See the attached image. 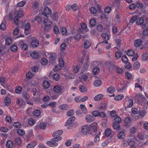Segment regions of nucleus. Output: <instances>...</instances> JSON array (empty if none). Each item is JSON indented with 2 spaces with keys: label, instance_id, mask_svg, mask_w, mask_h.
Returning <instances> with one entry per match:
<instances>
[{
  "label": "nucleus",
  "instance_id": "22",
  "mask_svg": "<svg viewBox=\"0 0 148 148\" xmlns=\"http://www.w3.org/2000/svg\"><path fill=\"white\" fill-rule=\"evenodd\" d=\"M142 41L140 39H137L134 42V46L136 47H138L142 44Z\"/></svg>",
  "mask_w": 148,
  "mask_h": 148
},
{
  "label": "nucleus",
  "instance_id": "57",
  "mask_svg": "<svg viewBox=\"0 0 148 148\" xmlns=\"http://www.w3.org/2000/svg\"><path fill=\"white\" fill-rule=\"evenodd\" d=\"M25 3L26 1H23L18 3L17 5L18 7H22L23 6Z\"/></svg>",
  "mask_w": 148,
  "mask_h": 148
},
{
  "label": "nucleus",
  "instance_id": "28",
  "mask_svg": "<svg viewBox=\"0 0 148 148\" xmlns=\"http://www.w3.org/2000/svg\"><path fill=\"white\" fill-rule=\"evenodd\" d=\"M124 97L123 95L122 94L119 95L115 97L114 99L115 101H119L122 100Z\"/></svg>",
  "mask_w": 148,
  "mask_h": 148
},
{
  "label": "nucleus",
  "instance_id": "55",
  "mask_svg": "<svg viewBox=\"0 0 148 148\" xmlns=\"http://www.w3.org/2000/svg\"><path fill=\"white\" fill-rule=\"evenodd\" d=\"M74 113V111L72 109L69 110L66 113V115L68 116H70L73 115Z\"/></svg>",
  "mask_w": 148,
  "mask_h": 148
},
{
  "label": "nucleus",
  "instance_id": "42",
  "mask_svg": "<svg viewBox=\"0 0 148 148\" xmlns=\"http://www.w3.org/2000/svg\"><path fill=\"white\" fill-rule=\"evenodd\" d=\"M25 102L21 99L18 98L17 99L16 103L18 106H21Z\"/></svg>",
  "mask_w": 148,
  "mask_h": 148
},
{
  "label": "nucleus",
  "instance_id": "40",
  "mask_svg": "<svg viewBox=\"0 0 148 148\" xmlns=\"http://www.w3.org/2000/svg\"><path fill=\"white\" fill-rule=\"evenodd\" d=\"M141 58L143 60V61L147 60H148V52H147L143 54L141 56Z\"/></svg>",
  "mask_w": 148,
  "mask_h": 148
},
{
  "label": "nucleus",
  "instance_id": "1",
  "mask_svg": "<svg viewBox=\"0 0 148 148\" xmlns=\"http://www.w3.org/2000/svg\"><path fill=\"white\" fill-rule=\"evenodd\" d=\"M51 139L50 141H47V144L49 146L51 147H56L58 144L56 142H58L62 139L61 137H56Z\"/></svg>",
  "mask_w": 148,
  "mask_h": 148
},
{
  "label": "nucleus",
  "instance_id": "51",
  "mask_svg": "<svg viewBox=\"0 0 148 148\" xmlns=\"http://www.w3.org/2000/svg\"><path fill=\"white\" fill-rule=\"evenodd\" d=\"M10 49L13 52H16L17 49V47L16 45H12L10 47Z\"/></svg>",
  "mask_w": 148,
  "mask_h": 148
},
{
  "label": "nucleus",
  "instance_id": "37",
  "mask_svg": "<svg viewBox=\"0 0 148 148\" xmlns=\"http://www.w3.org/2000/svg\"><path fill=\"white\" fill-rule=\"evenodd\" d=\"M52 77L53 80L58 81L60 78V76L58 74L56 73L54 74L53 75Z\"/></svg>",
  "mask_w": 148,
  "mask_h": 148
},
{
  "label": "nucleus",
  "instance_id": "62",
  "mask_svg": "<svg viewBox=\"0 0 148 148\" xmlns=\"http://www.w3.org/2000/svg\"><path fill=\"white\" fill-rule=\"evenodd\" d=\"M97 29L99 32H101L103 29V26L101 24H99L97 26Z\"/></svg>",
  "mask_w": 148,
  "mask_h": 148
},
{
  "label": "nucleus",
  "instance_id": "36",
  "mask_svg": "<svg viewBox=\"0 0 148 148\" xmlns=\"http://www.w3.org/2000/svg\"><path fill=\"white\" fill-rule=\"evenodd\" d=\"M59 108L61 110H66L68 108V106L67 104H63L60 105Z\"/></svg>",
  "mask_w": 148,
  "mask_h": 148
},
{
  "label": "nucleus",
  "instance_id": "39",
  "mask_svg": "<svg viewBox=\"0 0 148 148\" xmlns=\"http://www.w3.org/2000/svg\"><path fill=\"white\" fill-rule=\"evenodd\" d=\"M80 108L84 114H86V113L87 110L84 105L81 104L80 106Z\"/></svg>",
  "mask_w": 148,
  "mask_h": 148
},
{
  "label": "nucleus",
  "instance_id": "41",
  "mask_svg": "<svg viewBox=\"0 0 148 148\" xmlns=\"http://www.w3.org/2000/svg\"><path fill=\"white\" fill-rule=\"evenodd\" d=\"M79 89L80 91L82 92H84L87 90L86 88L82 85L80 86L79 87Z\"/></svg>",
  "mask_w": 148,
  "mask_h": 148
},
{
  "label": "nucleus",
  "instance_id": "10",
  "mask_svg": "<svg viewBox=\"0 0 148 148\" xmlns=\"http://www.w3.org/2000/svg\"><path fill=\"white\" fill-rule=\"evenodd\" d=\"M63 131L61 130H58L54 132L52 135L53 137H60V136L62 135L63 134Z\"/></svg>",
  "mask_w": 148,
  "mask_h": 148
},
{
  "label": "nucleus",
  "instance_id": "38",
  "mask_svg": "<svg viewBox=\"0 0 148 148\" xmlns=\"http://www.w3.org/2000/svg\"><path fill=\"white\" fill-rule=\"evenodd\" d=\"M122 61L125 63H127L128 62V59L127 56L124 55L122 57Z\"/></svg>",
  "mask_w": 148,
  "mask_h": 148
},
{
  "label": "nucleus",
  "instance_id": "49",
  "mask_svg": "<svg viewBox=\"0 0 148 148\" xmlns=\"http://www.w3.org/2000/svg\"><path fill=\"white\" fill-rule=\"evenodd\" d=\"M32 57L34 59H37L38 56V53L36 52H34L31 54Z\"/></svg>",
  "mask_w": 148,
  "mask_h": 148
},
{
  "label": "nucleus",
  "instance_id": "46",
  "mask_svg": "<svg viewBox=\"0 0 148 148\" xmlns=\"http://www.w3.org/2000/svg\"><path fill=\"white\" fill-rule=\"evenodd\" d=\"M134 51L132 49L128 50L127 52V54L129 56H133L134 54Z\"/></svg>",
  "mask_w": 148,
  "mask_h": 148
},
{
  "label": "nucleus",
  "instance_id": "15",
  "mask_svg": "<svg viewBox=\"0 0 148 148\" xmlns=\"http://www.w3.org/2000/svg\"><path fill=\"white\" fill-rule=\"evenodd\" d=\"M39 44V41L37 39L33 40L31 42V46L33 47H36L38 46Z\"/></svg>",
  "mask_w": 148,
  "mask_h": 148
},
{
  "label": "nucleus",
  "instance_id": "19",
  "mask_svg": "<svg viewBox=\"0 0 148 148\" xmlns=\"http://www.w3.org/2000/svg\"><path fill=\"white\" fill-rule=\"evenodd\" d=\"M33 115L36 117H38L40 116L41 112L40 110L36 109L33 112Z\"/></svg>",
  "mask_w": 148,
  "mask_h": 148
},
{
  "label": "nucleus",
  "instance_id": "48",
  "mask_svg": "<svg viewBox=\"0 0 148 148\" xmlns=\"http://www.w3.org/2000/svg\"><path fill=\"white\" fill-rule=\"evenodd\" d=\"M56 56L54 53H51L49 56L50 59L52 61L55 60L56 59Z\"/></svg>",
  "mask_w": 148,
  "mask_h": 148
},
{
  "label": "nucleus",
  "instance_id": "50",
  "mask_svg": "<svg viewBox=\"0 0 148 148\" xmlns=\"http://www.w3.org/2000/svg\"><path fill=\"white\" fill-rule=\"evenodd\" d=\"M35 123V121L32 118H30L28 120V123L31 126H32L34 125Z\"/></svg>",
  "mask_w": 148,
  "mask_h": 148
},
{
  "label": "nucleus",
  "instance_id": "59",
  "mask_svg": "<svg viewBox=\"0 0 148 148\" xmlns=\"http://www.w3.org/2000/svg\"><path fill=\"white\" fill-rule=\"evenodd\" d=\"M6 146L8 148H10L13 146V143L11 140H8L6 142Z\"/></svg>",
  "mask_w": 148,
  "mask_h": 148
},
{
  "label": "nucleus",
  "instance_id": "25",
  "mask_svg": "<svg viewBox=\"0 0 148 148\" xmlns=\"http://www.w3.org/2000/svg\"><path fill=\"white\" fill-rule=\"evenodd\" d=\"M42 86L45 89L48 88L49 86V84L48 81H44L42 84Z\"/></svg>",
  "mask_w": 148,
  "mask_h": 148
},
{
  "label": "nucleus",
  "instance_id": "56",
  "mask_svg": "<svg viewBox=\"0 0 148 148\" xmlns=\"http://www.w3.org/2000/svg\"><path fill=\"white\" fill-rule=\"evenodd\" d=\"M99 71V69L98 67L94 68L92 70L93 73L95 75H97Z\"/></svg>",
  "mask_w": 148,
  "mask_h": 148
},
{
  "label": "nucleus",
  "instance_id": "11",
  "mask_svg": "<svg viewBox=\"0 0 148 148\" xmlns=\"http://www.w3.org/2000/svg\"><path fill=\"white\" fill-rule=\"evenodd\" d=\"M133 104V101L132 99H130L128 101H126L125 103V105H126V107L131 108Z\"/></svg>",
  "mask_w": 148,
  "mask_h": 148
},
{
  "label": "nucleus",
  "instance_id": "54",
  "mask_svg": "<svg viewBox=\"0 0 148 148\" xmlns=\"http://www.w3.org/2000/svg\"><path fill=\"white\" fill-rule=\"evenodd\" d=\"M17 133L19 135L21 136L23 135L25 133L24 130H23L21 129H19L17 130Z\"/></svg>",
  "mask_w": 148,
  "mask_h": 148
},
{
  "label": "nucleus",
  "instance_id": "17",
  "mask_svg": "<svg viewBox=\"0 0 148 148\" xmlns=\"http://www.w3.org/2000/svg\"><path fill=\"white\" fill-rule=\"evenodd\" d=\"M37 143L36 141L32 142L28 144L26 146L27 148H33L36 145Z\"/></svg>",
  "mask_w": 148,
  "mask_h": 148
},
{
  "label": "nucleus",
  "instance_id": "2",
  "mask_svg": "<svg viewBox=\"0 0 148 148\" xmlns=\"http://www.w3.org/2000/svg\"><path fill=\"white\" fill-rule=\"evenodd\" d=\"M100 140L99 135L97 134L96 135L95 138L94 140V142L92 141H89L88 143L89 146H91L94 145L95 144H97L98 143Z\"/></svg>",
  "mask_w": 148,
  "mask_h": 148
},
{
  "label": "nucleus",
  "instance_id": "32",
  "mask_svg": "<svg viewBox=\"0 0 148 148\" xmlns=\"http://www.w3.org/2000/svg\"><path fill=\"white\" fill-rule=\"evenodd\" d=\"M112 127L113 128L116 130H120V125L119 123H113Z\"/></svg>",
  "mask_w": 148,
  "mask_h": 148
},
{
  "label": "nucleus",
  "instance_id": "23",
  "mask_svg": "<svg viewBox=\"0 0 148 148\" xmlns=\"http://www.w3.org/2000/svg\"><path fill=\"white\" fill-rule=\"evenodd\" d=\"M102 84V82L100 80H97L94 82L93 84L96 87H98L100 86Z\"/></svg>",
  "mask_w": 148,
  "mask_h": 148
},
{
  "label": "nucleus",
  "instance_id": "63",
  "mask_svg": "<svg viewBox=\"0 0 148 148\" xmlns=\"http://www.w3.org/2000/svg\"><path fill=\"white\" fill-rule=\"evenodd\" d=\"M21 47L23 50H27L28 49V46L27 44H22Z\"/></svg>",
  "mask_w": 148,
  "mask_h": 148
},
{
  "label": "nucleus",
  "instance_id": "34",
  "mask_svg": "<svg viewBox=\"0 0 148 148\" xmlns=\"http://www.w3.org/2000/svg\"><path fill=\"white\" fill-rule=\"evenodd\" d=\"M107 91L109 93L112 94L115 91L114 88L113 87H110L107 89Z\"/></svg>",
  "mask_w": 148,
  "mask_h": 148
},
{
  "label": "nucleus",
  "instance_id": "47",
  "mask_svg": "<svg viewBox=\"0 0 148 148\" xmlns=\"http://www.w3.org/2000/svg\"><path fill=\"white\" fill-rule=\"evenodd\" d=\"M12 39L10 37H7L5 40V44L6 45H9L12 43Z\"/></svg>",
  "mask_w": 148,
  "mask_h": 148
},
{
  "label": "nucleus",
  "instance_id": "35",
  "mask_svg": "<svg viewBox=\"0 0 148 148\" xmlns=\"http://www.w3.org/2000/svg\"><path fill=\"white\" fill-rule=\"evenodd\" d=\"M111 134V130L110 129H107L105 132V135L107 137L110 136Z\"/></svg>",
  "mask_w": 148,
  "mask_h": 148
},
{
  "label": "nucleus",
  "instance_id": "31",
  "mask_svg": "<svg viewBox=\"0 0 148 148\" xmlns=\"http://www.w3.org/2000/svg\"><path fill=\"white\" fill-rule=\"evenodd\" d=\"M91 46L90 42L88 40H86L84 44V47L86 49L88 48Z\"/></svg>",
  "mask_w": 148,
  "mask_h": 148
},
{
  "label": "nucleus",
  "instance_id": "26",
  "mask_svg": "<svg viewBox=\"0 0 148 148\" xmlns=\"http://www.w3.org/2000/svg\"><path fill=\"white\" fill-rule=\"evenodd\" d=\"M103 96V95L101 94H99L96 96L94 98V99L96 101H99Z\"/></svg>",
  "mask_w": 148,
  "mask_h": 148
},
{
  "label": "nucleus",
  "instance_id": "5",
  "mask_svg": "<svg viewBox=\"0 0 148 148\" xmlns=\"http://www.w3.org/2000/svg\"><path fill=\"white\" fill-rule=\"evenodd\" d=\"M89 127L87 125L83 126L82 129V132L84 135H86L89 133Z\"/></svg>",
  "mask_w": 148,
  "mask_h": 148
},
{
  "label": "nucleus",
  "instance_id": "52",
  "mask_svg": "<svg viewBox=\"0 0 148 148\" xmlns=\"http://www.w3.org/2000/svg\"><path fill=\"white\" fill-rule=\"evenodd\" d=\"M61 33L63 35H66L67 32V30L66 28L64 27H62L60 29Z\"/></svg>",
  "mask_w": 148,
  "mask_h": 148
},
{
  "label": "nucleus",
  "instance_id": "8",
  "mask_svg": "<svg viewBox=\"0 0 148 148\" xmlns=\"http://www.w3.org/2000/svg\"><path fill=\"white\" fill-rule=\"evenodd\" d=\"M97 124L95 123L91 124L89 127V129L91 131L95 133L97 131Z\"/></svg>",
  "mask_w": 148,
  "mask_h": 148
},
{
  "label": "nucleus",
  "instance_id": "53",
  "mask_svg": "<svg viewBox=\"0 0 148 148\" xmlns=\"http://www.w3.org/2000/svg\"><path fill=\"white\" fill-rule=\"evenodd\" d=\"M22 90V88L19 86L16 87L15 89V92L16 93L19 94L21 93Z\"/></svg>",
  "mask_w": 148,
  "mask_h": 148
},
{
  "label": "nucleus",
  "instance_id": "29",
  "mask_svg": "<svg viewBox=\"0 0 148 148\" xmlns=\"http://www.w3.org/2000/svg\"><path fill=\"white\" fill-rule=\"evenodd\" d=\"M140 66V63L138 61H136L134 64L133 67L135 70H137L139 68Z\"/></svg>",
  "mask_w": 148,
  "mask_h": 148
},
{
  "label": "nucleus",
  "instance_id": "64",
  "mask_svg": "<svg viewBox=\"0 0 148 148\" xmlns=\"http://www.w3.org/2000/svg\"><path fill=\"white\" fill-rule=\"evenodd\" d=\"M47 60L45 58H42L41 60V64L44 65L47 64Z\"/></svg>",
  "mask_w": 148,
  "mask_h": 148
},
{
  "label": "nucleus",
  "instance_id": "24",
  "mask_svg": "<svg viewBox=\"0 0 148 148\" xmlns=\"http://www.w3.org/2000/svg\"><path fill=\"white\" fill-rule=\"evenodd\" d=\"M117 136L120 139H123L125 137V132L123 131L119 132Z\"/></svg>",
  "mask_w": 148,
  "mask_h": 148
},
{
  "label": "nucleus",
  "instance_id": "43",
  "mask_svg": "<svg viewBox=\"0 0 148 148\" xmlns=\"http://www.w3.org/2000/svg\"><path fill=\"white\" fill-rule=\"evenodd\" d=\"M90 26L92 27L95 26L96 24V22L94 19H91L90 20L89 22Z\"/></svg>",
  "mask_w": 148,
  "mask_h": 148
},
{
  "label": "nucleus",
  "instance_id": "12",
  "mask_svg": "<svg viewBox=\"0 0 148 148\" xmlns=\"http://www.w3.org/2000/svg\"><path fill=\"white\" fill-rule=\"evenodd\" d=\"M31 25L30 23H27L25 25L24 27L25 33L26 35H27L29 34L28 32L30 28Z\"/></svg>",
  "mask_w": 148,
  "mask_h": 148
},
{
  "label": "nucleus",
  "instance_id": "61",
  "mask_svg": "<svg viewBox=\"0 0 148 148\" xmlns=\"http://www.w3.org/2000/svg\"><path fill=\"white\" fill-rule=\"evenodd\" d=\"M23 97L26 100V101L29 100V95L26 92H24L23 93Z\"/></svg>",
  "mask_w": 148,
  "mask_h": 148
},
{
  "label": "nucleus",
  "instance_id": "14",
  "mask_svg": "<svg viewBox=\"0 0 148 148\" xmlns=\"http://www.w3.org/2000/svg\"><path fill=\"white\" fill-rule=\"evenodd\" d=\"M44 23L46 27H49L51 26L52 22L49 19L47 18L45 19Z\"/></svg>",
  "mask_w": 148,
  "mask_h": 148
},
{
  "label": "nucleus",
  "instance_id": "7",
  "mask_svg": "<svg viewBox=\"0 0 148 148\" xmlns=\"http://www.w3.org/2000/svg\"><path fill=\"white\" fill-rule=\"evenodd\" d=\"M51 11L49 8L47 7H45L42 12V14L47 16V15L50 14L51 13Z\"/></svg>",
  "mask_w": 148,
  "mask_h": 148
},
{
  "label": "nucleus",
  "instance_id": "30",
  "mask_svg": "<svg viewBox=\"0 0 148 148\" xmlns=\"http://www.w3.org/2000/svg\"><path fill=\"white\" fill-rule=\"evenodd\" d=\"M138 114L139 118H141L145 115L146 113L145 110H140L139 111Z\"/></svg>",
  "mask_w": 148,
  "mask_h": 148
},
{
  "label": "nucleus",
  "instance_id": "18",
  "mask_svg": "<svg viewBox=\"0 0 148 148\" xmlns=\"http://www.w3.org/2000/svg\"><path fill=\"white\" fill-rule=\"evenodd\" d=\"M15 144L17 145L21 146V140L19 137L15 138L14 140Z\"/></svg>",
  "mask_w": 148,
  "mask_h": 148
},
{
  "label": "nucleus",
  "instance_id": "3",
  "mask_svg": "<svg viewBox=\"0 0 148 148\" xmlns=\"http://www.w3.org/2000/svg\"><path fill=\"white\" fill-rule=\"evenodd\" d=\"M75 117L74 116L70 117L67 120L65 123V125L67 126H72L73 123L75 119Z\"/></svg>",
  "mask_w": 148,
  "mask_h": 148
},
{
  "label": "nucleus",
  "instance_id": "60",
  "mask_svg": "<svg viewBox=\"0 0 148 148\" xmlns=\"http://www.w3.org/2000/svg\"><path fill=\"white\" fill-rule=\"evenodd\" d=\"M90 12L92 14H94L97 12V10L96 8L94 7H92L90 8Z\"/></svg>",
  "mask_w": 148,
  "mask_h": 148
},
{
  "label": "nucleus",
  "instance_id": "20",
  "mask_svg": "<svg viewBox=\"0 0 148 148\" xmlns=\"http://www.w3.org/2000/svg\"><path fill=\"white\" fill-rule=\"evenodd\" d=\"M51 17L53 21H57L58 19V13L57 12H55L51 15Z\"/></svg>",
  "mask_w": 148,
  "mask_h": 148
},
{
  "label": "nucleus",
  "instance_id": "4",
  "mask_svg": "<svg viewBox=\"0 0 148 148\" xmlns=\"http://www.w3.org/2000/svg\"><path fill=\"white\" fill-rule=\"evenodd\" d=\"M101 36L105 41H103L101 43H105L106 44H108V42L107 41L109 40L110 38L109 36L107 34L103 33L101 34Z\"/></svg>",
  "mask_w": 148,
  "mask_h": 148
},
{
  "label": "nucleus",
  "instance_id": "33",
  "mask_svg": "<svg viewBox=\"0 0 148 148\" xmlns=\"http://www.w3.org/2000/svg\"><path fill=\"white\" fill-rule=\"evenodd\" d=\"M4 103L6 106L9 105L11 103L10 99L8 97H5L4 99Z\"/></svg>",
  "mask_w": 148,
  "mask_h": 148
},
{
  "label": "nucleus",
  "instance_id": "16",
  "mask_svg": "<svg viewBox=\"0 0 148 148\" xmlns=\"http://www.w3.org/2000/svg\"><path fill=\"white\" fill-rule=\"evenodd\" d=\"M87 62H86V63L84 64V66L83 67V69L82 71V73L84 72L88 66V64L89 62V57L87 56Z\"/></svg>",
  "mask_w": 148,
  "mask_h": 148
},
{
  "label": "nucleus",
  "instance_id": "27",
  "mask_svg": "<svg viewBox=\"0 0 148 148\" xmlns=\"http://www.w3.org/2000/svg\"><path fill=\"white\" fill-rule=\"evenodd\" d=\"M115 71L116 73L122 74L123 72V71L122 68L119 66H116L115 67Z\"/></svg>",
  "mask_w": 148,
  "mask_h": 148
},
{
  "label": "nucleus",
  "instance_id": "13",
  "mask_svg": "<svg viewBox=\"0 0 148 148\" xmlns=\"http://www.w3.org/2000/svg\"><path fill=\"white\" fill-rule=\"evenodd\" d=\"M62 89L60 86L57 85L54 86L53 90L56 93H60L61 92Z\"/></svg>",
  "mask_w": 148,
  "mask_h": 148
},
{
  "label": "nucleus",
  "instance_id": "58",
  "mask_svg": "<svg viewBox=\"0 0 148 148\" xmlns=\"http://www.w3.org/2000/svg\"><path fill=\"white\" fill-rule=\"evenodd\" d=\"M71 8L74 11H76L78 9L77 5L76 3H74L71 6Z\"/></svg>",
  "mask_w": 148,
  "mask_h": 148
},
{
  "label": "nucleus",
  "instance_id": "21",
  "mask_svg": "<svg viewBox=\"0 0 148 148\" xmlns=\"http://www.w3.org/2000/svg\"><path fill=\"white\" fill-rule=\"evenodd\" d=\"M99 109L101 111H104L106 109V105L104 103H101L100 104Z\"/></svg>",
  "mask_w": 148,
  "mask_h": 148
},
{
  "label": "nucleus",
  "instance_id": "44",
  "mask_svg": "<svg viewBox=\"0 0 148 148\" xmlns=\"http://www.w3.org/2000/svg\"><path fill=\"white\" fill-rule=\"evenodd\" d=\"M121 121V118L119 116L116 117L114 119V122L113 123H119Z\"/></svg>",
  "mask_w": 148,
  "mask_h": 148
},
{
  "label": "nucleus",
  "instance_id": "45",
  "mask_svg": "<svg viewBox=\"0 0 148 148\" xmlns=\"http://www.w3.org/2000/svg\"><path fill=\"white\" fill-rule=\"evenodd\" d=\"M46 126L47 124L46 123L42 122L39 125L36 126V127H38L39 126L41 129H44L46 128Z\"/></svg>",
  "mask_w": 148,
  "mask_h": 148
},
{
  "label": "nucleus",
  "instance_id": "9",
  "mask_svg": "<svg viewBox=\"0 0 148 148\" xmlns=\"http://www.w3.org/2000/svg\"><path fill=\"white\" fill-rule=\"evenodd\" d=\"M85 119L87 122L91 123L94 121V118L91 115H87L85 116Z\"/></svg>",
  "mask_w": 148,
  "mask_h": 148
},
{
  "label": "nucleus",
  "instance_id": "6",
  "mask_svg": "<svg viewBox=\"0 0 148 148\" xmlns=\"http://www.w3.org/2000/svg\"><path fill=\"white\" fill-rule=\"evenodd\" d=\"M144 21L143 18L141 17H140L138 18H137V19L136 21V24L138 25H141L143 27H144L146 25L143 24Z\"/></svg>",
  "mask_w": 148,
  "mask_h": 148
}]
</instances>
